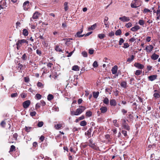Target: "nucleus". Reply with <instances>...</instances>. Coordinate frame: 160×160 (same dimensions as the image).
Here are the masks:
<instances>
[{
    "label": "nucleus",
    "mask_w": 160,
    "mask_h": 160,
    "mask_svg": "<svg viewBox=\"0 0 160 160\" xmlns=\"http://www.w3.org/2000/svg\"><path fill=\"white\" fill-rule=\"evenodd\" d=\"M86 109V108H77L75 111H72L71 112V114L72 115L78 116L82 113Z\"/></svg>",
    "instance_id": "f257e3e1"
},
{
    "label": "nucleus",
    "mask_w": 160,
    "mask_h": 160,
    "mask_svg": "<svg viewBox=\"0 0 160 160\" xmlns=\"http://www.w3.org/2000/svg\"><path fill=\"white\" fill-rule=\"evenodd\" d=\"M28 42L26 40L23 39L18 40L16 43L17 48L18 49L23 44H28Z\"/></svg>",
    "instance_id": "f03ea898"
},
{
    "label": "nucleus",
    "mask_w": 160,
    "mask_h": 160,
    "mask_svg": "<svg viewBox=\"0 0 160 160\" xmlns=\"http://www.w3.org/2000/svg\"><path fill=\"white\" fill-rule=\"evenodd\" d=\"M121 120L122 122V128L125 129L129 131L130 129V127L128 124L126 123V120L124 119H122Z\"/></svg>",
    "instance_id": "7ed1b4c3"
},
{
    "label": "nucleus",
    "mask_w": 160,
    "mask_h": 160,
    "mask_svg": "<svg viewBox=\"0 0 160 160\" xmlns=\"http://www.w3.org/2000/svg\"><path fill=\"white\" fill-rule=\"evenodd\" d=\"M134 1H135L134 3H131V6L132 8H136L141 5V2L140 0H134Z\"/></svg>",
    "instance_id": "20e7f679"
},
{
    "label": "nucleus",
    "mask_w": 160,
    "mask_h": 160,
    "mask_svg": "<svg viewBox=\"0 0 160 160\" xmlns=\"http://www.w3.org/2000/svg\"><path fill=\"white\" fill-rule=\"evenodd\" d=\"M29 2L28 1H27L24 2L23 5V9L26 11L28 10L30 8Z\"/></svg>",
    "instance_id": "39448f33"
},
{
    "label": "nucleus",
    "mask_w": 160,
    "mask_h": 160,
    "mask_svg": "<svg viewBox=\"0 0 160 160\" xmlns=\"http://www.w3.org/2000/svg\"><path fill=\"white\" fill-rule=\"evenodd\" d=\"M7 7L6 2L5 0H2L0 2V9L5 8Z\"/></svg>",
    "instance_id": "423d86ee"
},
{
    "label": "nucleus",
    "mask_w": 160,
    "mask_h": 160,
    "mask_svg": "<svg viewBox=\"0 0 160 160\" xmlns=\"http://www.w3.org/2000/svg\"><path fill=\"white\" fill-rule=\"evenodd\" d=\"M153 46L151 45H149L146 46L145 50H146L147 52L149 53L153 50Z\"/></svg>",
    "instance_id": "0eeeda50"
},
{
    "label": "nucleus",
    "mask_w": 160,
    "mask_h": 160,
    "mask_svg": "<svg viewBox=\"0 0 160 160\" xmlns=\"http://www.w3.org/2000/svg\"><path fill=\"white\" fill-rule=\"evenodd\" d=\"M134 65L135 67L140 69H143L144 67L143 65L140 64L139 62L135 63L134 64Z\"/></svg>",
    "instance_id": "6e6552de"
},
{
    "label": "nucleus",
    "mask_w": 160,
    "mask_h": 160,
    "mask_svg": "<svg viewBox=\"0 0 160 160\" xmlns=\"http://www.w3.org/2000/svg\"><path fill=\"white\" fill-rule=\"evenodd\" d=\"M30 104V101L29 100H27L24 102L22 104L24 108H27Z\"/></svg>",
    "instance_id": "1a4fd4ad"
},
{
    "label": "nucleus",
    "mask_w": 160,
    "mask_h": 160,
    "mask_svg": "<svg viewBox=\"0 0 160 160\" xmlns=\"http://www.w3.org/2000/svg\"><path fill=\"white\" fill-rule=\"evenodd\" d=\"M89 143L88 145L91 147L92 148L95 149L96 148V146L95 143H93L92 140L91 139H90L89 140Z\"/></svg>",
    "instance_id": "9d476101"
},
{
    "label": "nucleus",
    "mask_w": 160,
    "mask_h": 160,
    "mask_svg": "<svg viewBox=\"0 0 160 160\" xmlns=\"http://www.w3.org/2000/svg\"><path fill=\"white\" fill-rule=\"evenodd\" d=\"M160 18V7L159 5H158V8L157 9L156 20L158 21Z\"/></svg>",
    "instance_id": "9b49d317"
},
{
    "label": "nucleus",
    "mask_w": 160,
    "mask_h": 160,
    "mask_svg": "<svg viewBox=\"0 0 160 160\" xmlns=\"http://www.w3.org/2000/svg\"><path fill=\"white\" fill-rule=\"evenodd\" d=\"M119 19L123 22H128L130 20L129 17H126L125 16L120 17Z\"/></svg>",
    "instance_id": "f8f14e48"
},
{
    "label": "nucleus",
    "mask_w": 160,
    "mask_h": 160,
    "mask_svg": "<svg viewBox=\"0 0 160 160\" xmlns=\"http://www.w3.org/2000/svg\"><path fill=\"white\" fill-rule=\"evenodd\" d=\"M39 12H36L33 13L32 18H30V21H32V19H37L38 17Z\"/></svg>",
    "instance_id": "ddd939ff"
},
{
    "label": "nucleus",
    "mask_w": 160,
    "mask_h": 160,
    "mask_svg": "<svg viewBox=\"0 0 160 160\" xmlns=\"http://www.w3.org/2000/svg\"><path fill=\"white\" fill-rule=\"evenodd\" d=\"M157 76L156 75H151L148 77L149 80L152 81L157 79Z\"/></svg>",
    "instance_id": "4468645a"
},
{
    "label": "nucleus",
    "mask_w": 160,
    "mask_h": 160,
    "mask_svg": "<svg viewBox=\"0 0 160 160\" xmlns=\"http://www.w3.org/2000/svg\"><path fill=\"white\" fill-rule=\"evenodd\" d=\"M101 112L102 113H104L106 112L108 110V108L106 107L103 106L100 108Z\"/></svg>",
    "instance_id": "2eb2a0df"
},
{
    "label": "nucleus",
    "mask_w": 160,
    "mask_h": 160,
    "mask_svg": "<svg viewBox=\"0 0 160 160\" xmlns=\"http://www.w3.org/2000/svg\"><path fill=\"white\" fill-rule=\"evenodd\" d=\"M118 66L117 65L114 66L112 69L111 71L113 74H115L117 73L118 70Z\"/></svg>",
    "instance_id": "dca6fc26"
},
{
    "label": "nucleus",
    "mask_w": 160,
    "mask_h": 160,
    "mask_svg": "<svg viewBox=\"0 0 160 160\" xmlns=\"http://www.w3.org/2000/svg\"><path fill=\"white\" fill-rule=\"evenodd\" d=\"M159 55L156 54L155 53H153L151 57V58L154 60H157L159 58Z\"/></svg>",
    "instance_id": "f3484780"
},
{
    "label": "nucleus",
    "mask_w": 160,
    "mask_h": 160,
    "mask_svg": "<svg viewBox=\"0 0 160 160\" xmlns=\"http://www.w3.org/2000/svg\"><path fill=\"white\" fill-rule=\"evenodd\" d=\"M110 104L111 106H115L116 105L117 102L115 100L112 99L110 101Z\"/></svg>",
    "instance_id": "a211bd4d"
},
{
    "label": "nucleus",
    "mask_w": 160,
    "mask_h": 160,
    "mask_svg": "<svg viewBox=\"0 0 160 160\" xmlns=\"http://www.w3.org/2000/svg\"><path fill=\"white\" fill-rule=\"evenodd\" d=\"M140 29V27L138 25L132 27L131 30L133 32H135Z\"/></svg>",
    "instance_id": "6ab92c4d"
},
{
    "label": "nucleus",
    "mask_w": 160,
    "mask_h": 160,
    "mask_svg": "<svg viewBox=\"0 0 160 160\" xmlns=\"http://www.w3.org/2000/svg\"><path fill=\"white\" fill-rule=\"evenodd\" d=\"M63 125L64 124H57L55 125V127L56 129L58 130L64 127Z\"/></svg>",
    "instance_id": "aec40b11"
},
{
    "label": "nucleus",
    "mask_w": 160,
    "mask_h": 160,
    "mask_svg": "<svg viewBox=\"0 0 160 160\" xmlns=\"http://www.w3.org/2000/svg\"><path fill=\"white\" fill-rule=\"evenodd\" d=\"M83 30L82 29H81V31H79L77 32L76 34L75 35V37H82L84 36V34L83 35H79V34H81Z\"/></svg>",
    "instance_id": "412c9836"
},
{
    "label": "nucleus",
    "mask_w": 160,
    "mask_h": 160,
    "mask_svg": "<svg viewBox=\"0 0 160 160\" xmlns=\"http://www.w3.org/2000/svg\"><path fill=\"white\" fill-rule=\"evenodd\" d=\"M83 30L82 29H81V31H79L77 32L76 34L75 35V37H82L84 36V34L83 35H79V34H81Z\"/></svg>",
    "instance_id": "4be33fe9"
},
{
    "label": "nucleus",
    "mask_w": 160,
    "mask_h": 160,
    "mask_svg": "<svg viewBox=\"0 0 160 160\" xmlns=\"http://www.w3.org/2000/svg\"><path fill=\"white\" fill-rule=\"evenodd\" d=\"M127 82L126 81H123L121 82L120 85L121 86L124 88H126L127 87Z\"/></svg>",
    "instance_id": "5701e85b"
},
{
    "label": "nucleus",
    "mask_w": 160,
    "mask_h": 160,
    "mask_svg": "<svg viewBox=\"0 0 160 160\" xmlns=\"http://www.w3.org/2000/svg\"><path fill=\"white\" fill-rule=\"evenodd\" d=\"M135 56L133 55L131 56L130 58H128L127 62H130L132 61L134 58Z\"/></svg>",
    "instance_id": "b1692460"
},
{
    "label": "nucleus",
    "mask_w": 160,
    "mask_h": 160,
    "mask_svg": "<svg viewBox=\"0 0 160 160\" xmlns=\"http://www.w3.org/2000/svg\"><path fill=\"white\" fill-rule=\"evenodd\" d=\"M41 71H43V72L42 73V75L43 74H46L48 73L49 72V70H48L47 68H46L45 67H44L42 68L41 69Z\"/></svg>",
    "instance_id": "393cba45"
},
{
    "label": "nucleus",
    "mask_w": 160,
    "mask_h": 160,
    "mask_svg": "<svg viewBox=\"0 0 160 160\" xmlns=\"http://www.w3.org/2000/svg\"><path fill=\"white\" fill-rule=\"evenodd\" d=\"M33 129V128L31 127L25 126L24 128L25 131L27 132H30L31 130Z\"/></svg>",
    "instance_id": "a878e982"
},
{
    "label": "nucleus",
    "mask_w": 160,
    "mask_h": 160,
    "mask_svg": "<svg viewBox=\"0 0 160 160\" xmlns=\"http://www.w3.org/2000/svg\"><path fill=\"white\" fill-rule=\"evenodd\" d=\"M86 117H89L92 115V112L90 111H87L86 113Z\"/></svg>",
    "instance_id": "bb28decb"
},
{
    "label": "nucleus",
    "mask_w": 160,
    "mask_h": 160,
    "mask_svg": "<svg viewBox=\"0 0 160 160\" xmlns=\"http://www.w3.org/2000/svg\"><path fill=\"white\" fill-rule=\"evenodd\" d=\"M99 92L98 91L97 92H93V97L95 98H97L99 96Z\"/></svg>",
    "instance_id": "cd10ccee"
},
{
    "label": "nucleus",
    "mask_w": 160,
    "mask_h": 160,
    "mask_svg": "<svg viewBox=\"0 0 160 160\" xmlns=\"http://www.w3.org/2000/svg\"><path fill=\"white\" fill-rule=\"evenodd\" d=\"M97 27V24L96 23H95L93 25L91 26L90 27H89L88 28V30L89 31H90L91 30H93L96 27Z\"/></svg>",
    "instance_id": "c85d7f7f"
},
{
    "label": "nucleus",
    "mask_w": 160,
    "mask_h": 160,
    "mask_svg": "<svg viewBox=\"0 0 160 160\" xmlns=\"http://www.w3.org/2000/svg\"><path fill=\"white\" fill-rule=\"evenodd\" d=\"M72 70L75 71H78L79 70V68L78 65H74L72 67Z\"/></svg>",
    "instance_id": "c756f323"
},
{
    "label": "nucleus",
    "mask_w": 160,
    "mask_h": 160,
    "mask_svg": "<svg viewBox=\"0 0 160 160\" xmlns=\"http://www.w3.org/2000/svg\"><path fill=\"white\" fill-rule=\"evenodd\" d=\"M15 148V147L13 145H11L10 149L9 152L10 153L11 152H13L15 151L16 149Z\"/></svg>",
    "instance_id": "7c9ffc66"
},
{
    "label": "nucleus",
    "mask_w": 160,
    "mask_h": 160,
    "mask_svg": "<svg viewBox=\"0 0 160 160\" xmlns=\"http://www.w3.org/2000/svg\"><path fill=\"white\" fill-rule=\"evenodd\" d=\"M103 102L104 104H105L106 105L108 104L109 103V101L107 97H106L105 98H104L103 100Z\"/></svg>",
    "instance_id": "2f4dec72"
},
{
    "label": "nucleus",
    "mask_w": 160,
    "mask_h": 160,
    "mask_svg": "<svg viewBox=\"0 0 160 160\" xmlns=\"http://www.w3.org/2000/svg\"><path fill=\"white\" fill-rule=\"evenodd\" d=\"M142 73V70H137L135 72L134 74L138 76Z\"/></svg>",
    "instance_id": "473e14b6"
},
{
    "label": "nucleus",
    "mask_w": 160,
    "mask_h": 160,
    "mask_svg": "<svg viewBox=\"0 0 160 160\" xmlns=\"http://www.w3.org/2000/svg\"><path fill=\"white\" fill-rule=\"evenodd\" d=\"M54 98L53 95L51 94H49L48 96L47 99L48 101H51Z\"/></svg>",
    "instance_id": "72a5a7b5"
},
{
    "label": "nucleus",
    "mask_w": 160,
    "mask_h": 160,
    "mask_svg": "<svg viewBox=\"0 0 160 160\" xmlns=\"http://www.w3.org/2000/svg\"><path fill=\"white\" fill-rule=\"evenodd\" d=\"M18 66L17 67V69L18 70V71H19L22 69H23V66L21 64H20V63H19L18 64Z\"/></svg>",
    "instance_id": "f704fd0d"
},
{
    "label": "nucleus",
    "mask_w": 160,
    "mask_h": 160,
    "mask_svg": "<svg viewBox=\"0 0 160 160\" xmlns=\"http://www.w3.org/2000/svg\"><path fill=\"white\" fill-rule=\"evenodd\" d=\"M22 33L24 36H26L28 34V32L26 29H24L23 30Z\"/></svg>",
    "instance_id": "c9c22d12"
},
{
    "label": "nucleus",
    "mask_w": 160,
    "mask_h": 160,
    "mask_svg": "<svg viewBox=\"0 0 160 160\" xmlns=\"http://www.w3.org/2000/svg\"><path fill=\"white\" fill-rule=\"evenodd\" d=\"M122 133L123 135L124 136L127 138H128V136L127 134V132L124 130H122Z\"/></svg>",
    "instance_id": "e433bc0d"
},
{
    "label": "nucleus",
    "mask_w": 160,
    "mask_h": 160,
    "mask_svg": "<svg viewBox=\"0 0 160 160\" xmlns=\"http://www.w3.org/2000/svg\"><path fill=\"white\" fill-rule=\"evenodd\" d=\"M121 30L120 29H119L116 31L115 34L116 36H119L121 34Z\"/></svg>",
    "instance_id": "4c0bfd02"
},
{
    "label": "nucleus",
    "mask_w": 160,
    "mask_h": 160,
    "mask_svg": "<svg viewBox=\"0 0 160 160\" xmlns=\"http://www.w3.org/2000/svg\"><path fill=\"white\" fill-rule=\"evenodd\" d=\"M72 40V38H67V40H66V42L65 43V44L67 45L70 44L71 43V42H70L71 40Z\"/></svg>",
    "instance_id": "58836bf2"
},
{
    "label": "nucleus",
    "mask_w": 160,
    "mask_h": 160,
    "mask_svg": "<svg viewBox=\"0 0 160 160\" xmlns=\"http://www.w3.org/2000/svg\"><path fill=\"white\" fill-rule=\"evenodd\" d=\"M42 95L39 94H37L35 95V98L38 100H39L41 99Z\"/></svg>",
    "instance_id": "ea45409f"
},
{
    "label": "nucleus",
    "mask_w": 160,
    "mask_h": 160,
    "mask_svg": "<svg viewBox=\"0 0 160 160\" xmlns=\"http://www.w3.org/2000/svg\"><path fill=\"white\" fill-rule=\"evenodd\" d=\"M105 36V35L104 34H99L98 35V37L100 39H103Z\"/></svg>",
    "instance_id": "a19ab883"
},
{
    "label": "nucleus",
    "mask_w": 160,
    "mask_h": 160,
    "mask_svg": "<svg viewBox=\"0 0 160 160\" xmlns=\"http://www.w3.org/2000/svg\"><path fill=\"white\" fill-rule=\"evenodd\" d=\"M80 125L82 126H85L87 125V122L85 120H83L81 122Z\"/></svg>",
    "instance_id": "79ce46f5"
},
{
    "label": "nucleus",
    "mask_w": 160,
    "mask_h": 160,
    "mask_svg": "<svg viewBox=\"0 0 160 160\" xmlns=\"http://www.w3.org/2000/svg\"><path fill=\"white\" fill-rule=\"evenodd\" d=\"M68 3L67 2H65L64 3V9L65 11H67L68 10Z\"/></svg>",
    "instance_id": "37998d69"
},
{
    "label": "nucleus",
    "mask_w": 160,
    "mask_h": 160,
    "mask_svg": "<svg viewBox=\"0 0 160 160\" xmlns=\"http://www.w3.org/2000/svg\"><path fill=\"white\" fill-rule=\"evenodd\" d=\"M55 50L57 52H62V50L58 46H56L55 47Z\"/></svg>",
    "instance_id": "c03bdc74"
},
{
    "label": "nucleus",
    "mask_w": 160,
    "mask_h": 160,
    "mask_svg": "<svg viewBox=\"0 0 160 160\" xmlns=\"http://www.w3.org/2000/svg\"><path fill=\"white\" fill-rule=\"evenodd\" d=\"M91 131H92V129L91 128H90L87 131V133H86H86H86L89 136V138L91 137Z\"/></svg>",
    "instance_id": "a18cd8bd"
},
{
    "label": "nucleus",
    "mask_w": 160,
    "mask_h": 160,
    "mask_svg": "<svg viewBox=\"0 0 160 160\" xmlns=\"http://www.w3.org/2000/svg\"><path fill=\"white\" fill-rule=\"evenodd\" d=\"M113 123H114V125L116 127H119V124L117 122V120H114L113 121Z\"/></svg>",
    "instance_id": "49530a36"
},
{
    "label": "nucleus",
    "mask_w": 160,
    "mask_h": 160,
    "mask_svg": "<svg viewBox=\"0 0 160 160\" xmlns=\"http://www.w3.org/2000/svg\"><path fill=\"white\" fill-rule=\"evenodd\" d=\"M154 97L156 98H158L160 97V95L158 93H155L153 94Z\"/></svg>",
    "instance_id": "de8ad7c7"
},
{
    "label": "nucleus",
    "mask_w": 160,
    "mask_h": 160,
    "mask_svg": "<svg viewBox=\"0 0 160 160\" xmlns=\"http://www.w3.org/2000/svg\"><path fill=\"white\" fill-rule=\"evenodd\" d=\"M144 22L143 20L142 19H140L138 21V23L140 25H143L144 24Z\"/></svg>",
    "instance_id": "09e8293b"
},
{
    "label": "nucleus",
    "mask_w": 160,
    "mask_h": 160,
    "mask_svg": "<svg viewBox=\"0 0 160 160\" xmlns=\"http://www.w3.org/2000/svg\"><path fill=\"white\" fill-rule=\"evenodd\" d=\"M43 125V122L42 121L39 122L37 124V126L38 127H42Z\"/></svg>",
    "instance_id": "8fccbe9b"
},
{
    "label": "nucleus",
    "mask_w": 160,
    "mask_h": 160,
    "mask_svg": "<svg viewBox=\"0 0 160 160\" xmlns=\"http://www.w3.org/2000/svg\"><path fill=\"white\" fill-rule=\"evenodd\" d=\"M37 85L38 87L43 88V84L40 82H38L37 83Z\"/></svg>",
    "instance_id": "3c124183"
},
{
    "label": "nucleus",
    "mask_w": 160,
    "mask_h": 160,
    "mask_svg": "<svg viewBox=\"0 0 160 160\" xmlns=\"http://www.w3.org/2000/svg\"><path fill=\"white\" fill-rule=\"evenodd\" d=\"M18 135L17 133H15L13 135L12 137L14 138L15 140H17Z\"/></svg>",
    "instance_id": "603ef678"
},
{
    "label": "nucleus",
    "mask_w": 160,
    "mask_h": 160,
    "mask_svg": "<svg viewBox=\"0 0 160 160\" xmlns=\"http://www.w3.org/2000/svg\"><path fill=\"white\" fill-rule=\"evenodd\" d=\"M92 66L94 68H97L98 66V62L96 61H95L92 64Z\"/></svg>",
    "instance_id": "864d4df0"
},
{
    "label": "nucleus",
    "mask_w": 160,
    "mask_h": 160,
    "mask_svg": "<svg viewBox=\"0 0 160 160\" xmlns=\"http://www.w3.org/2000/svg\"><path fill=\"white\" fill-rule=\"evenodd\" d=\"M5 125L6 123L5 122V120L2 121L0 123L1 126L3 128H4L5 127Z\"/></svg>",
    "instance_id": "5fc2aeb1"
},
{
    "label": "nucleus",
    "mask_w": 160,
    "mask_h": 160,
    "mask_svg": "<svg viewBox=\"0 0 160 160\" xmlns=\"http://www.w3.org/2000/svg\"><path fill=\"white\" fill-rule=\"evenodd\" d=\"M124 39H123V38H120V40L119 41V43H118L119 45H122V43H123L124 42Z\"/></svg>",
    "instance_id": "6e6d98bb"
},
{
    "label": "nucleus",
    "mask_w": 160,
    "mask_h": 160,
    "mask_svg": "<svg viewBox=\"0 0 160 160\" xmlns=\"http://www.w3.org/2000/svg\"><path fill=\"white\" fill-rule=\"evenodd\" d=\"M108 61H109V60L107 58H105L103 59V61L107 63H108V65H109V64L110 63V62H108Z\"/></svg>",
    "instance_id": "4d7b16f0"
},
{
    "label": "nucleus",
    "mask_w": 160,
    "mask_h": 160,
    "mask_svg": "<svg viewBox=\"0 0 160 160\" xmlns=\"http://www.w3.org/2000/svg\"><path fill=\"white\" fill-rule=\"evenodd\" d=\"M21 58L22 59V60H26L27 58V57L26 54H24L22 55Z\"/></svg>",
    "instance_id": "13d9d810"
},
{
    "label": "nucleus",
    "mask_w": 160,
    "mask_h": 160,
    "mask_svg": "<svg viewBox=\"0 0 160 160\" xmlns=\"http://www.w3.org/2000/svg\"><path fill=\"white\" fill-rule=\"evenodd\" d=\"M41 106V103H37L35 106V108L37 110Z\"/></svg>",
    "instance_id": "bf43d9fd"
},
{
    "label": "nucleus",
    "mask_w": 160,
    "mask_h": 160,
    "mask_svg": "<svg viewBox=\"0 0 160 160\" xmlns=\"http://www.w3.org/2000/svg\"><path fill=\"white\" fill-rule=\"evenodd\" d=\"M36 112L35 111H33L31 112L30 113V115L32 117H33L36 115Z\"/></svg>",
    "instance_id": "052dcab7"
},
{
    "label": "nucleus",
    "mask_w": 160,
    "mask_h": 160,
    "mask_svg": "<svg viewBox=\"0 0 160 160\" xmlns=\"http://www.w3.org/2000/svg\"><path fill=\"white\" fill-rule=\"evenodd\" d=\"M151 12V11L148 9L145 8L144 9L143 12L144 13H146L148 12Z\"/></svg>",
    "instance_id": "680f3d73"
},
{
    "label": "nucleus",
    "mask_w": 160,
    "mask_h": 160,
    "mask_svg": "<svg viewBox=\"0 0 160 160\" xmlns=\"http://www.w3.org/2000/svg\"><path fill=\"white\" fill-rule=\"evenodd\" d=\"M36 53L39 56H41L42 55V52L41 51L38 49L36 50Z\"/></svg>",
    "instance_id": "e2e57ef3"
},
{
    "label": "nucleus",
    "mask_w": 160,
    "mask_h": 160,
    "mask_svg": "<svg viewBox=\"0 0 160 160\" xmlns=\"http://www.w3.org/2000/svg\"><path fill=\"white\" fill-rule=\"evenodd\" d=\"M129 46L128 43H124L123 47L125 48H126L129 47Z\"/></svg>",
    "instance_id": "0e129e2a"
},
{
    "label": "nucleus",
    "mask_w": 160,
    "mask_h": 160,
    "mask_svg": "<svg viewBox=\"0 0 160 160\" xmlns=\"http://www.w3.org/2000/svg\"><path fill=\"white\" fill-rule=\"evenodd\" d=\"M18 94L17 93H12L11 95V97L12 98H15L16 97H17Z\"/></svg>",
    "instance_id": "69168bd1"
},
{
    "label": "nucleus",
    "mask_w": 160,
    "mask_h": 160,
    "mask_svg": "<svg viewBox=\"0 0 160 160\" xmlns=\"http://www.w3.org/2000/svg\"><path fill=\"white\" fill-rule=\"evenodd\" d=\"M24 82H29L30 79L28 77H25L24 78Z\"/></svg>",
    "instance_id": "338daca9"
},
{
    "label": "nucleus",
    "mask_w": 160,
    "mask_h": 160,
    "mask_svg": "<svg viewBox=\"0 0 160 160\" xmlns=\"http://www.w3.org/2000/svg\"><path fill=\"white\" fill-rule=\"evenodd\" d=\"M132 26V24L131 22H128L125 25V26L127 28H129L131 27Z\"/></svg>",
    "instance_id": "774afa93"
}]
</instances>
